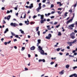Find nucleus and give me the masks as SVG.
<instances>
[{"label": "nucleus", "mask_w": 77, "mask_h": 77, "mask_svg": "<svg viewBox=\"0 0 77 77\" xmlns=\"http://www.w3.org/2000/svg\"><path fill=\"white\" fill-rule=\"evenodd\" d=\"M38 48L39 49V50L40 51H43V52H41V54H45V55H47V53H44V51L43 50H42V48L41 47V46H39Z\"/></svg>", "instance_id": "nucleus-1"}, {"label": "nucleus", "mask_w": 77, "mask_h": 77, "mask_svg": "<svg viewBox=\"0 0 77 77\" xmlns=\"http://www.w3.org/2000/svg\"><path fill=\"white\" fill-rule=\"evenodd\" d=\"M72 15H73L72 18L70 19L69 20H68L67 22L66 23V24H68L69 23H70V21H72L73 20V18H74V16H75V13H73Z\"/></svg>", "instance_id": "nucleus-2"}, {"label": "nucleus", "mask_w": 77, "mask_h": 77, "mask_svg": "<svg viewBox=\"0 0 77 77\" xmlns=\"http://www.w3.org/2000/svg\"><path fill=\"white\" fill-rule=\"evenodd\" d=\"M74 23H73L69 26V29L70 30H73V28L72 27H74Z\"/></svg>", "instance_id": "nucleus-3"}, {"label": "nucleus", "mask_w": 77, "mask_h": 77, "mask_svg": "<svg viewBox=\"0 0 77 77\" xmlns=\"http://www.w3.org/2000/svg\"><path fill=\"white\" fill-rule=\"evenodd\" d=\"M10 25L11 26H13L14 27H17V26H18V24L15 23H11Z\"/></svg>", "instance_id": "nucleus-4"}, {"label": "nucleus", "mask_w": 77, "mask_h": 77, "mask_svg": "<svg viewBox=\"0 0 77 77\" xmlns=\"http://www.w3.org/2000/svg\"><path fill=\"white\" fill-rule=\"evenodd\" d=\"M67 44H69V46H72V44H73V43H72V42H67Z\"/></svg>", "instance_id": "nucleus-5"}, {"label": "nucleus", "mask_w": 77, "mask_h": 77, "mask_svg": "<svg viewBox=\"0 0 77 77\" xmlns=\"http://www.w3.org/2000/svg\"><path fill=\"white\" fill-rule=\"evenodd\" d=\"M41 9V7H38L36 9V11H37V12H39V10Z\"/></svg>", "instance_id": "nucleus-6"}, {"label": "nucleus", "mask_w": 77, "mask_h": 77, "mask_svg": "<svg viewBox=\"0 0 77 77\" xmlns=\"http://www.w3.org/2000/svg\"><path fill=\"white\" fill-rule=\"evenodd\" d=\"M35 47L33 46L30 48V50H34L35 49Z\"/></svg>", "instance_id": "nucleus-7"}, {"label": "nucleus", "mask_w": 77, "mask_h": 77, "mask_svg": "<svg viewBox=\"0 0 77 77\" xmlns=\"http://www.w3.org/2000/svg\"><path fill=\"white\" fill-rule=\"evenodd\" d=\"M75 75H76V73H74V74H72L71 75H70L69 76V77H74V76H75Z\"/></svg>", "instance_id": "nucleus-8"}, {"label": "nucleus", "mask_w": 77, "mask_h": 77, "mask_svg": "<svg viewBox=\"0 0 77 77\" xmlns=\"http://www.w3.org/2000/svg\"><path fill=\"white\" fill-rule=\"evenodd\" d=\"M70 36H75V33L74 32H72L70 34Z\"/></svg>", "instance_id": "nucleus-9"}, {"label": "nucleus", "mask_w": 77, "mask_h": 77, "mask_svg": "<svg viewBox=\"0 0 77 77\" xmlns=\"http://www.w3.org/2000/svg\"><path fill=\"white\" fill-rule=\"evenodd\" d=\"M20 32H21V33H22V34L23 35H24L25 34V33L24 32V31H23L21 29H20Z\"/></svg>", "instance_id": "nucleus-10"}, {"label": "nucleus", "mask_w": 77, "mask_h": 77, "mask_svg": "<svg viewBox=\"0 0 77 77\" xmlns=\"http://www.w3.org/2000/svg\"><path fill=\"white\" fill-rule=\"evenodd\" d=\"M63 71H64V70H63L61 72H59V74H63Z\"/></svg>", "instance_id": "nucleus-11"}, {"label": "nucleus", "mask_w": 77, "mask_h": 77, "mask_svg": "<svg viewBox=\"0 0 77 77\" xmlns=\"http://www.w3.org/2000/svg\"><path fill=\"white\" fill-rule=\"evenodd\" d=\"M22 15H23V14H22L21 17L20 18H26V14L25 13V15H24V17L23 18V17H22Z\"/></svg>", "instance_id": "nucleus-12"}, {"label": "nucleus", "mask_w": 77, "mask_h": 77, "mask_svg": "<svg viewBox=\"0 0 77 77\" xmlns=\"http://www.w3.org/2000/svg\"><path fill=\"white\" fill-rule=\"evenodd\" d=\"M8 31H9V29H8V28L6 29L4 32V33H7V32H8Z\"/></svg>", "instance_id": "nucleus-13"}, {"label": "nucleus", "mask_w": 77, "mask_h": 77, "mask_svg": "<svg viewBox=\"0 0 77 77\" xmlns=\"http://www.w3.org/2000/svg\"><path fill=\"white\" fill-rule=\"evenodd\" d=\"M11 16L10 15H9L8 16V17H7V20H9V19H10V18H11Z\"/></svg>", "instance_id": "nucleus-14"}, {"label": "nucleus", "mask_w": 77, "mask_h": 77, "mask_svg": "<svg viewBox=\"0 0 77 77\" xmlns=\"http://www.w3.org/2000/svg\"><path fill=\"white\" fill-rule=\"evenodd\" d=\"M41 40L40 39H38L37 40L38 43H39L40 44H41Z\"/></svg>", "instance_id": "nucleus-15"}, {"label": "nucleus", "mask_w": 77, "mask_h": 77, "mask_svg": "<svg viewBox=\"0 0 77 77\" xmlns=\"http://www.w3.org/2000/svg\"><path fill=\"white\" fill-rule=\"evenodd\" d=\"M35 23V22H33V21L31 22L30 23L31 25H32V24H34Z\"/></svg>", "instance_id": "nucleus-16"}, {"label": "nucleus", "mask_w": 77, "mask_h": 77, "mask_svg": "<svg viewBox=\"0 0 77 77\" xmlns=\"http://www.w3.org/2000/svg\"><path fill=\"white\" fill-rule=\"evenodd\" d=\"M39 26H38L36 28V32H38V30H39Z\"/></svg>", "instance_id": "nucleus-17"}, {"label": "nucleus", "mask_w": 77, "mask_h": 77, "mask_svg": "<svg viewBox=\"0 0 77 77\" xmlns=\"http://www.w3.org/2000/svg\"><path fill=\"white\" fill-rule=\"evenodd\" d=\"M48 32V30L47 29H46L45 30V32H43V34H45V33H46V32Z\"/></svg>", "instance_id": "nucleus-18"}, {"label": "nucleus", "mask_w": 77, "mask_h": 77, "mask_svg": "<svg viewBox=\"0 0 77 77\" xmlns=\"http://www.w3.org/2000/svg\"><path fill=\"white\" fill-rule=\"evenodd\" d=\"M69 67V65H66V68H68Z\"/></svg>", "instance_id": "nucleus-19"}, {"label": "nucleus", "mask_w": 77, "mask_h": 77, "mask_svg": "<svg viewBox=\"0 0 77 77\" xmlns=\"http://www.w3.org/2000/svg\"><path fill=\"white\" fill-rule=\"evenodd\" d=\"M75 42H77V40L76 39H75V40H73V42H72L73 44H74V43H75Z\"/></svg>", "instance_id": "nucleus-20"}, {"label": "nucleus", "mask_w": 77, "mask_h": 77, "mask_svg": "<svg viewBox=\"0 0 77 77\" xmlns=\"http://www.w3.org/2000/svg\"><path fill=\"white\" fill-rule=\"evenodd\" d=\"M44 21L43 20H41L40 23H41V24H42L43 23H44Z\"/></svg>", "instance_id": "nucleus-21"}, {"label": "nucleus", "mask_w": 77, "mask_h": 77, "mask_svg": "<svg viewBox=\"0 0 77 77\" xmlns=\"http://www.w3.org/2000/svg\"><path fill=\"white\" fill-rule=\"evenodd\" d=\"M46 39H50V37H49L48 36H46Z\"/></svg>", "instance_id": "nucleus-22"}, {"label": "nucleus", "mask_w": 77, "mask_h": 77, "mask_svg": "<svg viewBox=\"0 0 77 77\" xmlns=\"http://www.w3.org/2000/svg\"><path fill=\"white\" fill-rule=\"evenodd\" d=\"M76 6H77V2H76L75 4H74V5H73V6H74V7H75ZM73 6L72 5V6L71 8H72V7H73Z\"/></svg>", "instance_id": "nucleus-23"}, {"label": "nucleus", "mask_w": 77, "mask_h": 77, "mask_svg": "<svg viewBox=\"0 0 77 77\" xmlns=\"http://www.w3.org/2000/svg\"><path fill=\"white\" fill-rule=\"evenodd\" d=\"M61 35H62V34L61 33V32H59L58 34V35L60 36Z\"/></svg>", "instance_id": "nucleus-24"}, {"label": "nucleus", "mask_w": 77, "mask_h": 77, "mask_svg": "<svg viewBox=\"0 0 77 77\" xmlns=\"http://www.w3.org/2000/svg\"><path fill=\"white\" fill-rule=\"evenodd\" d=\"M48 36L50 38H51V34H49L48 35Z\"/></svg>", "instance_id": "nucleus-25"}, {"label": "nucleus", "mask_w": 77, "mask_h": 77, "mask_svg": "<svg viewBox=\"0 0 77 77\" xmlns=\"http://www.w3.org/2000/svg\"><path fill=\"white\" fill-rule=\"evenodd\" d=\"M25 50V47H22L21 50L23 51V50Z\"/></svg>", "instance_id": "nucleus-26"}, {"label": "nucleus", "mask_w": 77, "mask_h": 77, "mask_svg": "<svg viewBox=\"0 0 77 77\" xmlns=\"http://www.w3.org/2000/svg\"><path fill=\"white\" fill-rule=\"evenodd\" d=\"M11 33L12 34V36H15V34L14 32H11Z\"/></svg>", "instance_id": "nucleus-27"}, {"label": "nucleus", "mask_w": 77, "mask_h": 77, "mask_svg": "<svg viewBox=\"0 0 77 77\" xmlns=\"http://www.w3.org/2000/svg\"><path fill=\"white\" fill-rule=\"evenodd\" d=\"M54 7V5L53 4H51V8H52Z\"/></svg>", "instance_id": "nucleus-28"}, {"label": "nucleus", "mask_w": 77, "mask_h": 77, "mask_svg": "<svg viewBox=\"0 0 77 77\" xmlns=\"http://www.w3.org/2000/svg\"><path fill=\"white\" fill-rule=\"evenodd\" d=\"M37 34L38 36H40V31H38V32H37Z\"/></svg>", "instance_id": "nucleus-29"}, {"label": "nucleus", "mask_w": 77, "mask_h": 77, "mask_svg": "<svg viewBox=\"0 0 77 77\" xmlns=\"http://www.w3.org/2000/svg\"><path fill=\"white\" fill-rule=\"evenodd\" d=\"M41 17L40 19H41V20H43V19H44V17L42 16V15H41Z\"/></svg>", "instance_id": "nucleus-30"}, {"label": "nucleus", "mask_w": 77, "mask_h": 77, "mask_svg": "<svg viewBox=\"0 0 77 77\" xmlns=\"http://www.w3.org/2000/svg\"><path fill=\"white\" fill-rule=\"evenodd\" d=\"M42 61L43 62H45V59H43L42 60Z\"/></svg>", "instance_id": "nucleus-31"}, {"label": "nucleus", "mask_w": 77, "mask_h": 77, "mask_svg": "<svg viewBox=\"0 0 77 77\" xmlns=\"http://www.w3.org/2000/svg\"><path fill=\"white\" fill-rule=\"evenodd\" d=\"M77 68V66H75L74 67H73V69H76V68Z\"/></svg>", "instance_id": "nucleus-32"}, {"label": "nucleus", "mask_w": 77, "mask_h": 77, "mask_svg": "<svg viewBox=\"0 0 77 77\" xmlns=\"http://www.w3.org/2000/svg\"><path fill=\"white\" fill-rule=\"evenodd\" d=\"M69 12H70V14H71L72 12V9H70L69 10Z\"/></svg>", "instance_id": "nucleus-33"}, {"label": "nucleus", "mask_w": 77, "mask_h": 77, "mask_svg": "<svg viewBox=\"0 0 77 77\" xmlns=\"http://www.w3.org/2000/svg\"><path fill=\"white\" fill-rule=\"evenodd\" d=\"M27 22L28 23L26 24V25H28L29 24V21L28 19H27Z\"/></svg>", "instance_id": "nucleus-34"}, {"label": "nucleus", "mask_w": 77, "mask_h": 77, "mask_svg": "<svg viewBox=\"0 0 77 77\" xmlns=\"http://www.w3.org/2000/svg\"><path fill=\"white\" fill-rule=\"evenodd\" d=\"M67 14H68V12H66L65 14V15L66 17H67Z\"/></svg>", "instance_id": "nucleus-35"}, {"label": "nucleus", "mask_w": 77, "mask_h": 77, "mask_svg": "<svg viewBox=\"0 0 77 77\" xmlns=\"http://www.w3.org/2000/svg\"><path fill=\"white\" fill-rule=\"evenodd\" d=\"M60 48H58L57 49V51H60Z\"/></svg>", "instance_id": "nucleus-36"}, {"label": "nucleus", "mask_w": 77, "mask_h": 77, "mask_svg": "<svg viewBox=\"0 0 77 77\" xmlns=\"http://www.w3.org/2000/svg\"><path fill=\"white\" fill-rule=\"evenodd\" d=\"M50 18L51 19H52V18H54V16H52L50 17Z\"/></svg>", "instance_id": "nucleus-37"}, {"label": "nucleus", "mask_w": 77, "mask_h": 77, "mask_svg": "<svg viewBox=\"0 0 77 77\" xmlns=\"http://www.w3.org/2000/svg\"><path fill=\"white\" fill-rule=\"evenodd\" d=\"M47 0L48 1L47 3L48 4H49L50 3V0Z\"/></svg>", "instance_id": "nucleus-38"}, {"label": "nucleus", "mask_w": 77, "mask_h": 77, "mask_svg": "<svg viewBox=\"0 0 77 77\" xmlns=\"http://www.w3.org/2000/svg\"><path fill=\"white\" fill-rule=\"evenodd\" d=\"M71 37L72 38V39H74V38H75V36H71Z\"/></svg>", "instance_id": "nucleus-39"}, {"label": "nucleus", "mask_w": 77, "mask_h": 77, "mask_svg": "<svg viewBox=\"0 0 77 77\" xmlns=\"http://www.w3.org/2000/svg\"><path fill=\"white\" fill-rule=\"evenodd\" d=\"M59 26H60V24H59L58 25L56 26V28H58Z\"/></svg>", "instance_id": "nucleus-40"}, {"label": "nucleus", "mask_w": 77, "mask_h": 77, "mask_svg": "<svg viewBox=\"0 0 77 77\" xmlns=\"http://www.w3.org/2000/svg\"><path fill=\"white\" fill-rule=\"evenodd\" d=\"M11 42V41L10 40L8 42H7V44H10Z\"/></svg>", "instance_id": "nucleus-41"}, {"label": "nucleus", "mask_w": 77, "mask_h": 77, "mask_svg": "<svg viewBox=\"0 0 77 77\" xmlns=\"http://www.w3.org/2000/svg\"><path fill=\"white\" fill-rule=\"evenodd\" d=\"M33 3H32L30 4V6L32 7V8L33 7Z\"/></svg>", "instance_id": "nucleus-42"}, {"label": "nucleus", "mask_w": 77, "mask_h": 77, "mask_svg": "<svg viewBox=\"0 0 77 77\" xmlns=\"http://www.w3.org/2000/svg\"><path fill=\"white\" fill-rule=\"evenodd\" d=\"M1 9L3 10H5V7H3Z\"/></svg>", "instance_id": "nucleus-43"}, {"label": "nucleus", "mask_w": 77, "mask_h": 77, "mask_svg": "<svg viewBox=\"0 0 77 77\" xmlns=\"http://www.w3.org/2000/svg\"><path fill=\"white\" fill-rule=\"evenodd\" d=\"M37 17V16L34 15L33 16V18H36V17Z\"/></svg>", "instance_id": "nucleus-44"}, {"label": "nucleus", "mask_w": 77, "mask_h": 77, "mask_svg": "<svg viewBox=\"0 0 77 77\" xmlns=\"http://www.w3.org/2000/svg\"><path fill=\"white\" fill-rule=\"evenodd\" d=\"M39 5V7H41V3H39L38 4Z\"/></svg>", "instance_id": "nucleus-45"}, {"label": "nucleus", "mask_w": 77, "mask_h": 77, "mask_svg": "<svg viewBox=\"0 0 77 77\" xmlns=\"http://www.w3.org/2000/svg\"><path fill=\"white\" fill-rule=\"evenodd\" d=\"M9 13H10V11H9V10H8L6 13V14H9Z\"/></svg>", "instance_id": "nucleus-46"}, {"label": "nucleus", "mask_w": 77, "mask_h": 77, "mask_svg": "<svg viewBox=\"0 0 77 77\" xmlns=\"http://www.w3.org/2000/svg\"><path fill=\"white\" fill-rule=\"evenodd\" d=\"M15 38H18V35H15Z\"/></svg>", "instance_id": "nucleus-47"}, {"label": "nucleus", "mask_w": 77, "mask_h": 77, "mask_svg": "<svg viewBox=\"0 0 77 77\" xmlns=\"http://www.w3.org/2000/svg\"><path fill=\"white\" fill-rule=\"evenodd\" d=\"M76 51L75 50H73V51H72V52L73 53H75V52H76Z\"/></svg>", "instance_id": "nucleus-48"}, {"label": "nucleus", "mask_w": 77, "mask_h": 77, "mask_svg": "<svg viewBox=\"0 0 77 77\" xmlns=\"http://www.w3.org/2000/svg\"><path fill=\"white\" fill-rule=\"evenodd\" d=\"M55 13V11H52L51 13V14H54V13Z\"/></svg>", "instance_id": "nucleus-49"}, {"label": "nucleus", "mask_w": 77, "mask_h": 77, "mask_svg": "<svg viewBox=\"0 0 77 77\" xmlns=\"http://www.w3.org/2000/svg\"><path fill=\"white\" fill-rule=\"evenodd\" d=\"M57 5H59V4H61V2H57Z\"/></svg>", "instance_id": "nucleus-50"}, {"label": "nucleus", "mask_w": 77, "mask_h": 77, "mask_svg": "<svg viewBox=\"0 0 77 77\" xmlns=\"http://www.w3.org/2000/svg\"><path fill=\"white\" fill-rule=\"evenodd\" d=\"M46 2V0H43L42 2L43 3H45Z\"/></svg>", "instance_id": "nucleus-51"}, {"label": "nucleus", "mask_w": 77, "mask_h": 77, "mask_svg": "<svg viewBox=\"0 0 77 77\" xmlns=\"http://www.w3.org/2000/svg\"><path fill=\"white\" fill-rule=\"evenodd\" d=\"M25 7H26V8H29V6H28L27 5Z\"/></svg>", "instance_id": "nucleus-52"}, {"label": "nucleus", "mask_w": 77, "mask_h": 77, "mask_svg": "<svg viewBox=\"0 0 77 77\" xmlns=\"http://www.w3.org/2000/svg\"><path fill=\"white\" fill-rule=\"evenodd\" d=\"M7 44H8V43L7 42H5L4 43V44H5V45H7Z\"/></svg>", "instance_id": "nucleus-53"}, {"label": "nucleus", "mask_w": 77, "mask_h": 77, "mask_svg": "<svg viewBox=\"0 0 77 77\" xmlns=\"http://www.w3.org/2000/svg\"><path fill=\"white\" fill-rule=\"evenodd\" d=\"M32 8H33V7H32L31 6H29V9H32Z\"/></svg>", "instance_id": "nucleus-54"}, {"label": "nucleus", "mask_w": 77, "mask_h": 77, "mask_svg": "<svg viewBox=\"0 0 77 77\" xmlns=\"http://www.w3.org/2000/svg\"><path fill=\"white\" fill-rule=\"evenodd\" d=\"M25 71H27V70H28V69L27 68H25Z\"/></svg>", "instance_id": "nucleus-55"}, {"label": "nucleus", "mask_w": 77, "mask_h": 77, "mask_svg": "<svg viewBox=\"0 0 77 77\" xmlns=\"http://www.w3.org/2000/svg\"><path fill=\"white\" fill-rule=\"evenodd\" d=\"M57 10H60L61 11V10H62V8H59L57 9Z\"/></svg>", "instance_id": "nucleus-56"}, {"label": "nucleus", "mask_w": 77, "mask_h": 77, "mask_svg": "<svg viewBox=\"0 0 77 77\" xmlns=\"http://www.w3.org/2000/svg\"><path fill=\"white\" fill-rule=\"evenodd\" d=\"M14 42H15V41H17V39H14Z\"/></svg>", "instance_id": "nucleus-57"}, {"label": "nucleus", "mask_w": 77, "mask_h": 77, "mask_svg": "<svg viewBox=\"0 0 77 77\" xmlns=\"http://www.w3.org/2000/svg\"><path fill=\"white\" fill-rule=\"evenodd\" d=\"M67 49H70V47H69V46H68L67 47Z\"/></svg>", "instance_id": "nucleus-58"}, {"label": "nucleus", "mask_w": 77, "mask_h": 77, "mask_svg": "<svg viewBox=\"0 0 77 77\" xmlns=\"http://www.w3.org/2000/svg\"><path fill=\"white\" fill-rule=\"evenodd\" d=\"M54 62H52L51 63V65H53V64H54Z\"/></svg>", "instance_id": "nucleus-59"}, {"label": "nucleus", "mask_w": 77, "mask_h": 77, "mask_svg": "<svg viewBox=\"0 0 77 77\" xmlns=\"http://www.w3.org/2000/svg\"><path fill=\"white\" fill-rule=\"evenodd\" d=\"M28 57H31V55H30V54H28Z\"/></svg>", "instance_id": "nucleus-60"}, {"label": "nucleus", "mask_w": 77, "mask_h": 77, "mask_svg": "<svg viewBox=\"0 0 77 77\" xmlns=\"http://www.w3.org/2000/svg\"><path fill=\"white\" fill-rule=\"evenodd\" d=\"M19 26H23V23H19Z\"/></svg>", "instance_id": "nucleus-61"}, {"label": "nucleus", "mask_w": 77, "mask_h": 77, "mask_svg": "<svg viewBox=\"0 0 77 77\" xmlns=\"http://www.w3.org/2000/svg\"><path fill=\"white\" fill-rule=\"evenodd\" d=\"M69 55V53H67L66 54V56H68Z\"/></svg>", "instance_id": "nucleus-62"}, {"label": "nucleus", "mask_w": 77, "mask_h": 77, "mask_svg": "<svg viewBox=\"0 0 77 77\" xmlns=\"http://www.w3.org/2000/svg\"><path fill=\"white\" fill-rule=\"evenodd\" d=\"M59 54H60V55H63V53H61V52H60L59 53Z\"/></svg>", "instance_id": "nucleus-63"}, {"label": "nucleus", "mask_w": 77, "mask_h": 77, "mask_svg": "<svg viewBox=\"0 0 77 77\" xmlns=\"http://www.w3.org/2000/svg\"><path fill=\"white\" fill-rule=\"evenodd\" d=\"M75 24L76 25V26H77V21H76L75 22Z\"/></svg>", "instance_id": "nucleus-64"}]
</instances>
